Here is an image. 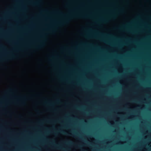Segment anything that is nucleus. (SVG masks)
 Here are the masks:
<instances>
[{"label": "nucleus", "instance_id": "obj_1", "mask_svg": "<svg viewBox=\"0 0 151 151\" xmlns=\"http://www.w3.org/2000/svg\"><path fill=\"white\" fill-rule=\"evenodd\" d=\"M70 19V18H67L65 20L62 22L60 23V24L62 25L65 24L67 23Z\"/></svg>", "mask_w": 151, "mask_h": 151}, {"label": "nucleus", "instance_id": "obj_2", "mask_svg": "<svg viewBox=\"0 0 151 151\" xmlns=\"http://www.w3.org/2000/svg\"><path fill=\"white\" fill-rule=\"evenodd\" d=\"M87 16L86 15H76L75 16L73 17H81V18H85L87 17Z\"/></svg>", "mask_w": 151, "mask_h": 151}, {"label": "nucleus", "instance_id": "obj_3", "mask_svg": "<svg viewBox=\"0 0 151 151\" xmlns=\"http://www.w3.org/2000/svg\"><path fill=\"white\" fill-rule=\"evenodd\" d=\"M14 57H15L14 56V55H12L10 56L7 58H6L5 59V60H6L7 59L11 60V59H13Z\"/></svg>", "mask_w": 151, "mask_h": 151}, {"label": "nucleus", "instance_id": "obj_4", "mask_svg": "<svg viewBox=\"0 0 151 151\" xmlns=\"http://www.w3.org/2000/svg\"><path fill=\"white\" fill-rule=\"evenodd\" d=\"M43 45V44L42 43H41L40 44V45L37 46L36 47V48H40L41 47H42Z\"/></svg>", "mask_w": 151, "mask_h": 151}, {"label": "nucleus", "instance_id": "obj_5", "mask_svg": "<svg viewBox=\"0 0 151 151\" xmlns=\"http://www.w3.org/2000/svg\"><path fill=\"white\" fill-rule=\"evenodd\" d=\"M56 146L57 147V148L58 149H64L63 148H62L59 145H57Z\"/></svg>", "mask_w": 151, "mask_h": 151}, {"label": "nucleus", "instance_id": "obj_6", "mask_svg": "<svg viewBox=\"0 0 151 151\" xmlns=\"http://www.w3.org/2000/svg\"><path fill=\"white\" fill-rule=\"evenodd\" d=\"M60 131L61 132V133L64 134H66V133H65L64 131L61 130H60Z\"/></svg>", "mask_w": 151, "mask_h": 151}, {"label": "nucleus", "instance_id": "obj_7", "mask_svg": "<svg viewBox=\"0 0 151 151\" xmlns=\"http://www.w3.org/2000/svg\"><path fill=\"white\" fill-rule=\"evenodd\" d=\"M69 144H73V143L71 141H69L68 142H67Z\"/></svg>", "mask_w": 151, "mask_h": 151}, {"label": "nucleus", "instance_id": "obj_8", "mask_svg": "<svg viewBox=\"0 0 151 151\" xmlns=\"http://www.w3.org/2000/svg\"><path fill=\"white\" fill-rule=\"evenodd\" d=\"M21 104L22 105H24L25 104L24 102V101H21Z\"/></svg>", "mask_w": 151, "mask_h": 151}, {"label": "nucleus", "instance_id": "obj_9", "mask_svg": "<svg viewBox=\"0 0 151 151\" xmlns=\"http://www.w3.org/2000/svg\"><path fill=\"white\" fill-rule=\"evenodd\" d=\"M12 89H10L9 90V91H7V92H8V93H11V92H12Z\"/></svg>", "mask_w": 151, "mask_h": 151}, {"label": "nucleus", "instance_id": "obj_10", "mask_svg": "<svg viewBox=\"0 0 151 151\" xmlns=\"http://www.w3.org/2000/svg\"><path fill=\"white\" fill-rule=\"evenodd\" d=\"M45 104H50V105H51V104H49V103H47V102H45Z\"/></svg>", "mask_w": 151, "mask_h": 151}, {"label": "nucleus", "instance_id": "obj_11", "mask_svg": "<svg viewBox=\"0 0 151 151\" xmlns=\"http://www.w3.org/2000/svg\"><path fill=\"white\" fill-rule=\"evenodd\" d=\"M23 99H25V97H24L23 98Z\"/></svg>", "mask_w": 151, "mask_h": 151}, {"label": "nucleus", "instance_id": "obj_12", "mask_svg": "<svg viewBox=\"0 0 151 151\" xmlns=\"http://www.w3.org/2000/svg\"><path fill=\"white\" fill-rule=\"evenodd\" d=\"M52 32H54V30H52Z\"/></svg>", "mask_w": 151, "mask_h": 151}, {"label": "nucleus", "instance_id": "obj_13", "mask_svg": "<svg viewBox=\"0 0 151 151\" xmlns=\"http://www.w3.org/2000/svg\"><path fill=\"white\" fill-rule=\"evenodd\" d=\"M112 17L113 18H114V17Z\"/></svg>", "mask_w": 151, "mask_h": 151}, {"label": "nucleus", "instance_id": "obj_14", "mask_svg": "<svg viewBox=\"0 0 151 151\" xmlns=\"http://www.w3.org/2000/svg\"><path fill=\"white\" fill-rule=\"evenodd\" d=\"M78 147H79L80 146H78Z\"/></svg>", "mask_w": 151, "mask_h": 151}, {"label": "nucleus", "instance_id": "obj_15", "mask_svg": "<svg viewBox=\"0 0 151 151\" xmlns=\"http://www.w3.org/2000/svg\"><path fill=\"white\" fill-rule=\"evenodd\" d=\"M71 135H72V134H70Z\"/></svg>", "mask_w": 151, "mask_h": 151}]
</instances>
